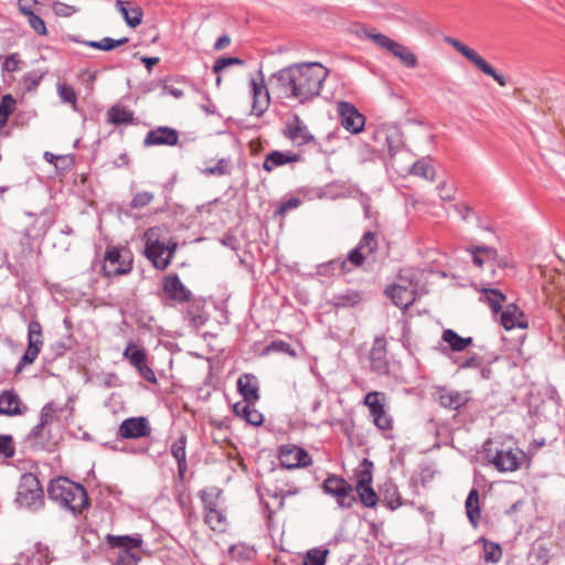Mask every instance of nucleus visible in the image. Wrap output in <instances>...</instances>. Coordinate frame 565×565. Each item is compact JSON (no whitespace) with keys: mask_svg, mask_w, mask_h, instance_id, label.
I'll return each instance as SVG.
<instances>
[{"mask_svg":"<svg viewBox=\"0 0 565 565\" xmlns=\"http://www.w3.org/2000/svg\"><path fill=\"white\" fill-rule=\"evenodd\" d=\"M328 75L321 63H295L273 73L268 85L280 98L306 103L320 94Z\"/></svg>","mask_w":565,"mask_h":565,"instance_id":"nucleus-1","label":"nucleus"},{"mask_svg":"<svg viewBox=\"0 0 565 565\" xmlns=\"http://www.w3.org/2000/svg\"><path fill=\"white\" fill-rule=\"evenodd\" d=\"M47 494L62 509L71 511L75 515L89 505L86 490L79 483L64 477L50 482Z\"/></svg>","mask_w":565,"mask_h":565,"instance_id":"nucleus-2","label":"nucleus"},{"mask_svg":"<svg viewBox=\"0 0 565 565\" xmlns=\"http://www.w3.org/2000/svg\"><path fill=\"white\" fill-rule=\"evenodd\" d=\"M483 451L487 460L501 472L518 470L524 460L521 449L507 446L498 439L486 441Z\"/></svg>","mask_w":565,"mask_h":565,"instance_id":"nucleus-3","label":"nucleus"},{"mask_svg":"<svg viewBox=\"0 0 565 565\" xmlns=\"http://www.w3.org/2000/svg\"><path fill=\"white\" fill-rule=\"evenodd\" d=\"M162 230L158 226L150 227L146 231L145 254L152 265L160 270L166 269L171 263V258L177 249V243L170 242L164 244L161 242Z\"/></svg>","mask_w":565,"mask_h":565,"instance_id":"nucleus-4","label":"nucleus"},{"mask_svg":"<svg viewBox=\"0 0 565 565\" xmlns=\"http://www.w3.org/2000/svg\"><path fill=\"white\" fill-rule=\"evenodd\" d=\"M15 502L28 509H39L43 505V489L35 475L23 473L21 476Z\"/></svg>","mask_w":565,"mask_h":565,"instance_id":"nucleus-5","label":"nucleus"},{"mask_svg":"<svg viewBox=\"0 0 565 565\" xmlns=\"http://www.w3.org/2000/svg\"><path fill=\"white\" fill-rule=\"evenodd\" d=\"M366 36L372 40L377 46L386 50L393 56L398 58L403 65L408 68H414L417 65L416 55L405 45L390 39L385 34L366 32Z\"/></svg>","mask_w":565,"mask_h":565,"instance_id":"nucleus-6","label":"nucleus"},{"mask_svg":"<svg viewBox=\"0 0 565 565\" xmlns=\"http://www.w3.org/2000/svg\"><path fill=\"white\" fill-rule=\"evenodd\" d=\"M446 43L451 45L457 52L462 54L467 60H469L472 64H475L481 72L491 76L500 86L507 85L505 77L498 73L482 56H480L475 50L465 45L457 39L447 36L445 39Z\"/></svg>","mask_w":565,"mask_h":565,"instance_id":"nucleus-7","label":"nucleus"},{"mask_svg":"<svg viewBox=\"0 0 565 565\" xmlns=\"http://www.w3.org/2000/svg\"><path fill=\"white\" fill-rule=\"evenodd\" d=\"M132 259L128 250L110 247L107 249L103 265L104 275L114 277L130 273Z\"/></svg>","mask_w":565,"mask_h":565,"instance_id":"nucleus-8","label":"nucleus"},{"mask_svg":"<svg viewBox=\"0 0 565 565\" xmlns=\"http://www.w3.org/2000/svg\"><path fill=\"white\" fill-rule=\"evenodd\" d=\"M322 488L327 494L337 499L341 508H351L355 501L352 486L341 477L334 475L329 476L323 481Z\"/></svg>","mask_w":565,"mask_h":565,"instance_id":"nucleus-9","label":"nucleus"},{"mask_svg":"<svg viewBox=\"0 0 565 565\" xmlns=\"http://www.w3.org/2000/svg\"><path fill=\"white\" fill-rule=\"evenodd\" d=\"M124 359L138 371L140 376L150 383H156L157 377L151 367L147 365V352L134 342H129L122 352Z\"/></svg>","mask_w":565,"mask_h":565,"instance_id":"nucleus-10","label":"nucleus"},{"mask_svg":"<svg viewBox=\"0 0 565 565\" xmlns=\"http://www.w3.org/2000/svg\"><path fill=\"white\" fill-rule=\"evenodd\" d=\"M42 345V326L38 320H32L28 326V348L19 362L18 371L28 364H32L36 360Z\"/></svg>","mask_w":565,"mask_h":565,"instance_id":"nucleus-11","label":"nucleus"},{"mask_svg":"<svg viewBox=\"0 0 565 565\" xmlns=\"http://www.w3.org/2000/svg\"><path fill=\"white\" fill-rule=\"evenodd\" d=\"M372 468V462L367 459H364L361 463L360 477L356 482V491L359 493L360 500L367 508L375 507L377 502V495L371 487Z\"/></svg>","mask_w":565,"mask_h":565,"instance_id":"nucleus-12","label":"nucleus"},{"mask_svg":"<svg viewBox=\"0 0 565 565\" xmlns=\"http://www.w3.org/2000/svg\"><path fill=\"white\" fill-rule=\"evenodd\" d=\"M337 111L341 119V125L351 134H359L365 125V117L350 103L339 102Z\"/></svg>","mask_w":565,"mask_h":565,"instance_id":"nucleus-13","label":"nucleus"},{"mask_svg":"<svg viewBox=\"0 0 565 565\" xmlns=\"http://www.w3.org/2000/svg\"><path fill=\"white\" fill-rule=\"evenodd\" d=\"M284 136L294 145L299 147L308 145L315 140L313 135L309 131L307 125L297 114H294L292 117L287 120L284 129Z\"/></svg>","mask_w":565,"mask_h":565,"instance_id":"nucleus-14","label":"nucleus"},{"mask_svg":"<svg viewBox=\"0 0 565 565\" xmlns=\"http://www.w3.org/2000/svg\"><path fill=\"white\" fill-rule=\"evenodd\" d=\"M162 295L174 303L189 302L192 292L183 285L178 275H169L162 281Z\"/></svg>","mask_w":565,"mask_h":565,"instance_id":"nucleus-15","label":"nucleus"},{"mask_svg":"<svg viewBox=\"0 0 565 565\" xmlns=\"http://www.w3.org/2000/svg\"><path fill=\"white\" fill-rule=\"evenodd\" d=\"M258 77L259 81L252 78L250 85L253 92V114L259 117L267 110L270 95L262 70L258 71Z\"/></svg>","mask_w":565,"mask_h":565,"instance_id":"nucleus-16","label":"nucleus"},{"mask_svg":"<svg viewBox=\"0 0 565 565\" xmlns=\"http://www.w3.org/2000/svg\"><path fill=\"white\" fill-rule=\"evenodd\" d=\"M151 434V427L146 417H130L125 419L118 429V436L124 439H137Z\"/></svg>","mask_w":565,"mask_h":565,"instance_id":"nucleus-17","label":"nucleus"},{"mask_svg":"<svg viewBox=\"0 0 565 565\" xmlns=\"http://www.w3.org/2000/svg\"><path fill=\"white\" fill-rule=\"evenodd\" d=\"M280 465L287 469L307 467L311 463L310 455L300 447L284 446L279 452Z\"/></svg>","mask_w":565,"mask_h":565,"instance_id":"nucleus-18","label":"nucleus"},{"mask_svg":"<svg viewBox=\"0 0 565 565\" xmlns=\"http://www.w3.org/2000/svg\"><path fill=\"white\" fill-rule=\"evenodd\" d=\"M370 366L379 375H385L390 371L386 342L384 338H376L370 351Z\"/></svg>","mask_w":565,"mask_h":565,"instance_id":"nucleus-19","label":"nucleus"},{"mask_svg":"<svg viewBox=\"0 0 565 565\" xmlns=\"http://www.w3.org/2000/svg\"><path fill=\"white\" fill-rule=\"evenodd\" d=\"M500 323L505 330L527 328V320L515 303H509L503 308L500 313Z\"/></svg>","mask_w":565,"mask_h":565,"instance_id":"nucleus-20","label":"nucleus"},{"mask_svg":"<svg viewBox=\"0 0 565 565\" xmlns=\"http://www.w3.org/2000/svg\"><path fill=\"white\" fill-rule=\"evenodd\" d=\"M178 131L169 127H159L150 130L145 140V146H174L178 143Z\"/></svg>","mask_w":565,"mask_h":565,"instance_id":"nucleus-21","label":"nucleus"},{"mask_svg":"<svg viewBox=\"0 0 565 565\" xmlns=\"http://www.w3.org/2000/svg\"><path fill=\"white\" fill-rule=\"evenodd\" d=\"M385 294L393 300V302L403 309L408 308L416 299L414 288L401 284H395L385 290Z\"/></svg>","mask_w":565,"mask_h":565,"instance_id":"nucleus-22","label":"nucleus"},{"mask_svg":"<svg viewBox=\"0 0 565 565\" xmlns=\"http://www.w3.org/2000/svg\"><path fill=\"white\" fill-rule=\"evenodd\" d=\"M437 398L443 407L452 411L459 409L469 401V396L467 393L445 387H440L437 390Z\"/></svg>","mask_w":565,"mask_h":565,"instance_id":"nucleus-23","label":"nucleus"},{"mask_svg":"<svg viewBox=\"0 0 565 565\" xmlns=\"http://www.w3.org/2000/svg\"><path fill=\"white\" fill-rule=\"evenodd\" d=\"M115 7L117 11L120 12L129 28L135 29L141 24L143 18V11L141 7L122 0H117Z\"/></svg>","mask_w":565,"mask_h":565,"instance_id":"nucleus-24","label":"nucleus"},{"mask_svg":"<svg viewBox=\"0 0 565 565\" xmlns=\"http://www.w3.org/2000/svg\"><path fill=\"white\" fill-rule=\"evenodd\" d=\"M26 406L21 404L20 397L13 391H4L0 394V415H22Z\"/></svg>","mask_w":565,"mask_h":565,"instance_id":"nucleus-25","label":"nucleus"},{"mask_svg":"<svg viewBox=\"0 0 565 565\" xmlns=\"http://www.w3.org/2000/svg\"><path fill=\"white\" fill-rule=\"evenodd\" d=\"M237 388L243 396L242 402H257L259 399L258 381L255 375H241L237 381Z\"/></svg>","mask_w":565,"mask_h":565,"instance_id":"nucleus-26","label":"nucleus"},{"mask_svg":"<svg viewBox=\"0 0 565 565\" xmlns=\"http://www.w3.org/2000/svg\"><path fill=\"white\" fill-rule=\"evenodd\" d=\"M108 545L117 551L141 548L142 537L140 534L136 535H113L107 534L105 537Z\"/></svg>","mask_w":565,"mask_h":565,"instance_id":"nucleus-27","label":"nucleus"},{"mask_svg":"<svg viewBox=\"0 0 565 565\" xmlns=\"http://www.w3.org/2000/svg\"><path fill=\"white\" fill-rule=\"evenodd\" d=\"M255 402H237L233 405V412L237 417L246 420L247 424L253 426L262 425L264 417L263 414L253 407Z\"/></svg>","mask_w":565,"mask_h":565,"instance_id":"nucleus-28","label":"nucleus"},{"mask_svg":"<svg viewBox=\"0 0 565 565\" xmlns=\"http://www.w3.org/2000/svg\"><path fill=\"white\" fill-rule=\"evenodd\" d=\"M471 253L473 264L481 268L486 263L495 262L499 266L505 264L498 260V252L490 246H475L468 249Z\"/></svg>","mask_w":565,"mask_h":565,"instance_id":"nucleus-29","label":"nucleus"},{"mask_svg":"<svg viewBox=\"0 0 565 565\" xmlns=\"http://www.w3.org/2000/svg\"><path fill=\"white\" fill-rule=\"evenodd\" d=\"M186 437L182 435L178 440H175L171 446V454L178 463V475L180 479L184 478V473L186 471Z\"/></svg>","mask_w":565,"mask_h":565,"instance_id":"nucleus-30","label":"nucleus"},{"mask_svg":"<svg viewBox=\"0 0 565 565\" xmlns=\"http://www.w3.org/2000/svg\"><path fill=\"white\" fill-rule=\"evenodd\" d=\"M299 157L289 152L273 151L268 153L263 163L266 171H271L274 168L282 166L288 162H297Z\"/></svg>","mask_w":565,"mask_h":565,"instance_id":"nucleus-31","label":"nucleus"},{"mask_svg":"<svg viewBox=\"0 0 565 565\" xmlns=\"http://www.w3.org/2000/svg\"><path fill=\"white\" fill-rule=\"evenodd\" d=\"M361 301L362 296L359 291L355 290H345L343 292L334 295L332 298V305L341 308L355 307Z\"/></svg>","mask_w":565,"mask_h":565,"instance_id":"nucleus-32","label":"nucleus"},{"mask_svg":"<svg viewBox=\"0 0 565 565\" xmlns=\"http://www.w3.org/2000/svg\"><path fill=\"white\" fill-rule=\"evenodd\" d=\"M467 516L471 524L476 526L480 520L479 493L478 490L471 489L466 499Z\"/></svg>","mask_w":565,"mask_h":565,"instance_id":"nucleus-33","label":"nucleus"},{"mask_svg":"<svg viewBox=\"0 0 565 565\" xmlns=\"http://www.w3.org/2000/svg\"><path fill=\"white\" fill-rule=\"evenodd\" d=\"M443 340L450 345L452 351L457 352L463 351L472 343V338H462L451 329H447L443 332Z\"/></svg>","mask_w":565,"mask_h":565,"instance_id":"nucleus-34","label":"nucleus"},{"mask_svg":"<svg viewBox=\"0 0 565 565\" xmlns=\"http://www.w3.org/2000/svg\"><path fill=\"white\" fill-rule=\"evenodd\" d=\"M107 115L108 121L115 125L131 124L134 121V113L122 106H113Z\"/></svg>","mask_w":565,"mask_h":565,"instance_id":"nucleus-35","label":"nucleus"},{"mask_svg":"<svg viewBox=\"0 0 565 565\" xmlns=\"http://www.w3.org/2000/svg\"><path fill=\"white\" fill-rule=\"evenodd\" d=\"M484 300L491 307L492 311L498 315L501 310L502 303L505 301V296L498 289L483 288Z\"/></svg>","mask_w":565,"mask_h":565,"instance_id":"nucleus-36","label":"nucleus"},{"mask_svg":"<svg viewBox=\"0 0 565 565\" xmlns=\"http://www.w3.org/2000/svg\"><path fill=\"white\" fill-rule=\"evenodd\" d=\"M115 565H137L140 561V548L116 551Z\"/></svg>","mask_w":565,"mask_h":565,"instance_id":"nucleus-37","label":"nucleus"},{"mask_svg":"<svg viewBox=\"0 0 565 565\" xmlns=\"http://www.w3.org/2000/svg\"><path fill=\"white\" fill-rule=\"evenodd\" d=\"M385 395L381 392H370L365 395L364 404L369 407L371 415L384 409Z\"/></svg>","mask_w":565,"mask_h":565,"instance_id":"nucleus-38","label":"nucleus"},{"mask_svg":"<svg viewBox=\"0 0 565 565\" xmlns=\"http://www.w3.org/2000/svg\"><path fill=\"white\" fill-rule=\"evenodd\" d=\"M204 521L213 531L221 532L225 529V515L218 508L205 511Z\"/></svg>","mask_w":565,"mask_h":565,"instance_id":"nucleus-39","label":"nucleus"},{"mask_svg":"<svg viewBox=\"0 0 565 565\" xmlns=\"http://www.w3.org/2000/svg\"><path fill=\"white\" fill-rule=\"evenodd\" d=\"M51 9L53 13L60 18H70L81 10L75 3H67L60 0L53 1Z\"/></svg>","mask_w":565,"mask_h":565,"instance_id":"nucleus-40","label":"nucleus"},{"mask_svg":"<svg viewBox=\"0 0 565 565\" xmlns=\"http://www.w3.org/2000/svg\"><path fill=\"white\" fill-rule=\"evenodd\" d=\"M483 542V561L486 563H498L502 557V548L499 544L482 540Z\"/></svg>","mask_w":565,"mask_h":565,"instance_id":"nucleus-41","label":"nucleus"},{"mask_svg":"<svg viewBox=\"0 0 565 565\" xmlns=\"http://www.w3.org/2000/svg\"><path fill=\"white\" fill-rule=\"evenodd\" d=\"M221 495V490L217 488L204 489L200 491V498L203 502L204 510H212L218 508V498Z\"/></svg>","mask_w":565,"mask_h":565,"instance_id":"nucleus-42","label":"nucleus"},{"mask_svg":"<svg viewBox=\"0 0 565 565\" xmlns=\"http://www.w3.org/2000/svg\"><path fill=\"white\" fill-rule=\"evenodd\" d=\"M14 107V98L10 94L3 95L0 102V128L7 124L8 117L13 113Z\"/></svg>","mask_w":565,"mask_h":565,"instance_id":"nucleus-43","label":"nucleus"},{"mask_svg":"<svg viewBox=\"0 0 565 565\" xmlns=\"http://www.w3.org/2000/svg\"><path fill=\"white\" fill-rule=\"evenodd\" d=\"M411 173L430 181L435 179L434 168L424 160L416 161L411 169Z\"/></svg>","mask_w":565,"mask_h":565,"instance_id":"nucleus-44","label":"nucleus"},{"mask_svg":"<svg viewBox=\"0 0 565 565\" xmlns=\"http://www.w3.org/2000/svg\"><path fill=\"white\" fill-rule=\"evenodd\" d=\"M57 94L63 103L71 104L76 109L77 96L74 88L65 83L57 84Z\"/></svg>","mask_w":565,"mask_h":565,"instance_id":"nucleus-45","label":"nucleus"},{"mask_svg":"<svg viewBox=\"0 0 565 565\" xmlns=\"http://www.w3.org/2000/svg\"><path fill=\"white\" fill-rule=\"evenodd\" d=\"M328 550H310L306 554L303 565H324Z\"/></svg>","mask_w":565,"mask_h":565,"instance_id":"nucleus-46","label":"nucleus"},{"mask_svg":"<svg viewBox=\"0 0 565 565\" xmlns=\"http://www.w3.org/2000/svg\"><path fill=\"white\" fill-rule=\"evenodd\" d=\"M358 247L363 250L366 255L372 254L376 247L377 242L375 238V234L373 232H366L363 237L361 238Z\"/></svg>","mask_w":565,"mask_h":565,"instance_id":"nucleus-47","label":"nucleus"},{"mask_svg":"<svg viewBox=\"0 0 565 565\" xmlns=\"http://www.w3.org/2000/svg\"><path fill=\"white\" fill-rule=\"evenodd\" d=\"M243 64H244V61L241 60L239 57H232V56L218 57L215 61L214 65H213V72L218 74L220 72H222L227 66H231V65H243Z\"/></svg>","mask_w":565,"mask_h":565,"instance_id":"nucleus-48","label":"nucleus"},{"mask_svg":"<svg viewBox=\"0 0 565 565\" xmlns=\"http://www.w3.org/2000/svg\"><path fill=\"white\" fill-rule=\"evenodd\" d=\"M266 352H281V353H285L287 355H290L292 358H295L297 354H296V351L291 348V345L285 341H273L267 348H266Z\"/></svg>","mask_w":565,"mask_h":565,"instance_id":"nucleus-49","label":"nucleus"},{"mask_svg":"<svg viewBox=\"0 0 565 565\" xmlns=\"http://www.w3.org/2000/svg\"><path fill=\"white\" fill-rule=\"evenodd\" d=\"M0 455H3L6 458L14 456V445L11 436L0 435Z\"/></svg>","mask_w":565,"mask_h":565,"instance_id":"nucleus-50","label":"nucleus"},{"mask_svg":"<svg viewBox=\"0 0 565 565\" xmlns=\"http://www.w3.org/2000/svg\"><path fill=\"white\" fill-rule=\"evenodd\" d=\"M29 25L33 29V31L39 35H46L47 29L44 20L38 14L33 13L32 15L26 17Z\"/></svg>","mask_w":565,"mask_h":565,"instance_id":"nucleus-51","label":"nucleus"},{"mask_svg":"<svg viewBox=\"0 0 565 565\" xmlns=\"http://www.w3.org/2000/svg\"><path fill=\"white\" fill-rule=\"evenodd\" d=\"M202 173L205 175H224L227 173V163L224 159H221L215 164L204 168Z\"/></svg>","mask_w":565,"mask_h":565,"instance_id":"nucleus-52","label":"nucleus"},{"mask_svg":"<svg viewBox=\"0 0 565 565\" xmlns=\"http://www.w3.org/2000/svg\"><path fill=\"white\" fill-rule=\"evenodd\" d=\"M373 422L382 430H388L392 428V419L391 417L385 413V409L382 412H379L377 414L372 415Z\"/></svg>","mask_w":565,"mask_h":565,"instance_id":"nucleus-53","label":"nucleus"},{"mask_svg":"<svg viewBox=\"0 0 565 565\" xmlns=\"http://www.w3.org/2000/svg\"><path fill=\"white\" fill-rule=\"evenodd\" d=\"M153 199V194L150 192H140L135 195L131 201L132 209H139L148 205Z\"/></svg>","mask_w":565,"mask_h":565,"instance_id":"nucleus-54","label":"nucleus"},{"mask_svg":"<svg viewBox=\"0 0 565 565\" xmlns=\"http://www.w3.org/2000/svg\"><path fill=\"white\" fill-rule=\"evenodd\" d=\"M128 38H120L118 40H114L111 38H103L100 40L102 51H111L118 46H121L128 42Z\"/></svg>","mask_w":565,"mask_h":565,"instance_id":"nucleus-55","label":"nucleus"},{"mask_svg":"<svg viewBox=\"0 0 565 565\" xmlns=\"http://www.w3.org/2000/svg\"><path fill=\"white\" fill-rule=\"evenodd\" d=\"M55 412L56 409L52 403L46 404L41 409L40 422L47 426L54 419Z\"/></svg>","mask_w":565,"mask_h":565,"instance_id":"nucleus-56","label":"nucleus"},{"mask_svg":"<svg viewBox=\"0 0 565 565\" xmlns=\"http://www.w3.org/2000/svg\"><path fill=\"white\" fill-rule=\"evenodd\" d=\"M365 257L366 254L356 246L349 253L348 260L355 267H359L364 263Z\"/></svg>","mask_w":565,"mask_h":565,"instance_id":"nucleus-57","label":"nucleus"},{"mask_svg":"<svg viewBox=\"0 0 565 565\" xmlns=\"http://www.w3.org/2000/svg\"><path fill=\"white\" fill-rule=\"evenodd\" d=\"M19 10L20 12L25 15H32L34 13L33 7L38 4L36 0H19Z\"/></svg>","mask_w":565,"mask_h":565,"instance_id":"nucleus-58","label":"nucleus"},{"mask_svg":"<svg viewBox=\"0 0 565 565\" xmlns=\"http://www.w3.org/2000/svg\"><path fill=\"white\" fill-rule=\"evenodd\" d=\"M185 317L189 319L190 323L198 328L204 323L203 317L199 313V309L194 312L192 309L188 308L185 311Z\"/></svg>","mask_w":565,"mask_h":565,"instance_id":"nucleus-59","label":"nucleus"},{"mask_svg":"<svg viewBox=\"0 0 565 565\" xmlns=\"http://www.w3.org/2000/svg\"><path fill=\"white\" fill-rule=\"evenodd\" d=\"M439 198L443 202H450L455 200L454 190L447 189L445 183L438 185Z\"/></svg>","mask_w":565,"mask_h":565,"instance_id":"nucleus-60","label":"nucleus"},{"mask_svg":"<svg viewBox=\"0 0 565 565\" xmlns=\"http://www.w3.org/2000/svg\"><path fill=\"white\" fill-rule=\"evenodd\" d=\"M18 63H19V61L15 57V55L11 54V55L7 56V58L3 63V68L8 72H14L18 68Z\"/></svg>","mask_w":565,"mask_h":565,"instance_id":"nucleus-61","label":"nucleus"},{"mask_svg":"<svg viewBox=\"0 0 565 565\" xmlns=\"http://www.w3.org/2000/svg\"><path fill=\"white\" fill-rule=\"evenodd\" d=\"M230 44H231V38L226 34H224L215 41L213 47L215 51H222V50L226 49Z\"/></svg>","mask_w":565,"mask_h":565,"instance_id":"nucleus-62","label":"nucleus"},{"mask_svg":"<svg viewBox=\"0 0 565 565\" xmlns=\"http://www.w3.org/2000/svg\"><path fill=\"white\" fill-rule=\"evenodd\" d=\"M333 269H339L340 274H345L351 269L348 267V260H332L329 264Z\"/></svg>","mask_w":565,"mask_h":565,"instance_id":"nucleus-63","label":"nucleus"},{"mask_svg":"<svg viewBox=\"0 0 565 565\" xmlns=\"http://www.w3.org/2000/svg\"><path fill=\"white\" fill-rule=\"evenodd\" d=\"M45 427H46V425H44L43 423L39 422V424L32 429V436L35 439L42 440L44 438V436H45Z\"/></svg>","mask_w":565,"mask_h":565,"instance_id":"nucleus-64","label":"nucleus"}]
</instances>
